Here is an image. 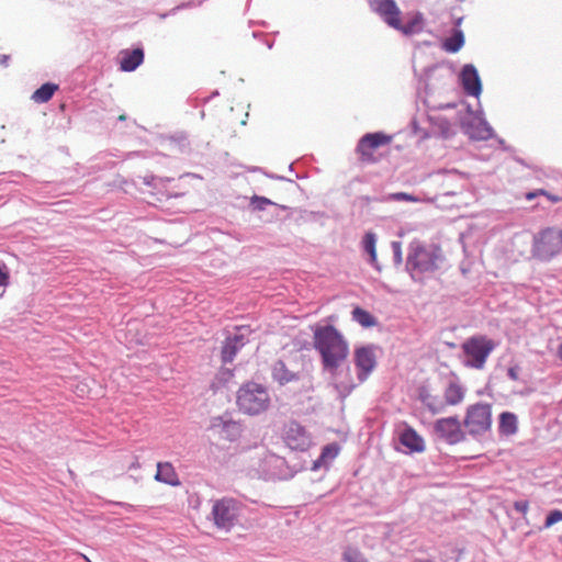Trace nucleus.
<instances>
[{
	"instance_id": "f3484780",
	"label": "nucleus",
	"mask_w": 562,
	"mask_h": 562,
	"mask_svg": "<svg viewBox=\"0 0 562 562\" xmlns=\"http://www.w3.org/2000/svg\"><path fill=\"white\" fill-rule=\"evenodd\" d=\"M155 479L159 482H164L166 484L170 485H177L178 484V476L177 473L169 462H159L157 464V472L155 475Z\"/></svg>"
},
{
	"instance_id": "7ed1b4c3",
	"label": "nucleus",
	"mask_w": 562,
	"mask_h": 562,
	"mask_svg": "<svg viewBox=\"0 0 562 562\" xmlns=\"http://www.w3.org/2000/svg\"><path fill=\"white\" fill-rule=\"evenodd\" d=\"M441 259L439 247L430 245L425 246L419 241H413L409 245V254L406 267L412 276L416 273L431 272L438 269V261Z\"/></svg>"
},
{
	"instance_id": "bb28decb",
	"label": "nucleus",
	"mask_w": 562,
	"mask_h": 562,
	"mask_svg": "<svg viewBox=\"0 0 562 562\" xmlns=\"http://www.w3.org/2000/svg\"><path fill=\"white\" fill-rule=\"evenodd\" d=\"M342 560L345 562H369L360 549L348 546L344 549Z\"/></svg>"
},
{
	"instance_id": "2f4dec72",
	"label": "nucleus",
	"mask_w": 562,
	"mask_h": 562,
	"mask_svg": "<svg viewBox=\"0 0 562 562\" xmlns=\"http://www.w3.org/2000/svg\"><path fill=\"white\" fill-rule=\"evenodd\" d=\"M514 508L522 515H526L529 510V503L528 501H517L514 503Z\"/></svg>"
},
{
	"instance_id": "6ab92c4d",
	"label": "nucleus",
	"mask_w": 562,
	"mask_h": 562,
	"mask_svg": "<svg viewBox=\"0 0 562 562\" xmlns=\"http://www.w3.org/2000/svg\"><path fill=\"white\" fill-rule=\"evenodd\" d=\"M499 431L504 435H514L517 431V417L515 414L505 412L499 416Z\"/></svg>"
},
{
	"instance_id": "b1692460",
	"label": "nucleus",
	"mask_w": 562,
	"mask_h": 562,
	"mask_svg": "<svg viewBox=\"0 0 562 562\" xmlns=\"http://www.w3.org/2000/svg\"><path fill=\"white\" fill-rule=\"evenodd\" d=\"M464 398L463 389L456 383H451L445 391V400L449 405H457Z\"/></svg>"
},
{
	"instance_id": "a211bd4d",
	"label": "nucleus",
	"mask_w": 562,
	"mask_h": 562,
	"mask_svg": "<svg viewBox=\"0 0 562 562\" xmlns=\"http://www.w3.org/2000/svg\"><path fill=\"white\" fill-rule=\"evenodd\" d=\"M363 250L369 255L370 262L378 269L381 270L376 259V236L372 232L366 233L362 239Z\"/></svg>"
},
{
	"instance_id": "393cba45",
	"label": "nucleus",
	"mask_w": 562,
	"mask_h": 562,
	"mask_svg": "<svg viewBox=\"0 0 562 562\" xmlns=\"http://www.w3.org/2000/svg\"><path fill=\"white\" fill-rule=\"evenodd\" d=\"M339 446L337 443H329L323 448L319 459L315 462L316 467L326 464L333 461L339 453Z\"/></svg>"
},
{
	"instance_id": "ea45409f",
	"label": "nucleus",
	"mask_w": 562,
	"mask_h": 562,
	"mask_svg": "<svg viewBox=\"0 0 562 562\" xmlns=\"http://www.w3.org/2000/svg\"><path fill=\"white\" fill-rule=\"evenodd\" d=\"M558 357L561 359L562 361V342L559 345L558 347Z\"/></svg>"
},
{
	"instance_id": "9d476101",
	"label": "nucleus",
	"mask_w": 562,
	"mask_h": 562,
	"mask_svg": "<svg viewBox=\"0 0 562 562\" xmlns=\"http://www.w3.org/2000/svg\"><path fill=\"white\" fill-rule=\"evenodd\" d=\"M284 441L293 450H305L311 439L306 430L296 422H290L284 429Z\"/></svg>"
},
{
	"instance_id": "aec40b11",
	"label": "nucleus",
	"mask_w": 562,
	"mask_h": 562,
	"mask_svg": "<svg viewBox=\"0 0 562 562\" xmlns=\"http://www.w3.org/2000/svg\"><path fill=\"white\" fill-rule=\"evenodd\" d=\"M464 45V35L461 30H454L453 34L446 38L442 43V48L448 53H457Z\"/></svg>"
},
{
	"instance_id": "f8f14e48",
	"label": "nucleus",
	"mask_w": 562,
	"mask_h": 562,
	"mask_svg": "<svg viewBox=\"0 0 562 562\" xmlns=\"http://www.w3.org/2000/svg\"><path fill=\"white\" fill-rule=\"evenodd\" d=\"M369 4L391 27L400 26L401 11L394 0H369Z\"/></svg>"
},
{
	"instance_id": "20e7f679",
	"label": "nucleus",
	"mask_w": 562,
	"mask_h": 562,
	"mask_svg": "<svg viewBox=\"0 0 562 562\" xmlns=\"http://www.w3.org/2000/svg\"><path fill=\"white\" fill-rule=\"evenodd\" d=\"M494 347V342L485 336H473L467 339L462 345L465 366L483 369Z\"/></svg>"
},
{
	"instance_id": "dca6fc26",
	"label": "nucleus",
	"mask_w": 562,
	"mask_h": 562,
	"mask_svg": "<svg viewBox=\"0 0 562 562\" xmlns=\"http://www.w3.org/2000/svg\"><path fill=\"white\" fill-rule=\"evenodd\" d=\"M244 345L243 336L235 335L233 337L226 338L224 346L222 348V361L224 363L232 362L239 350V348Z\"/></svg>"
},
{
	"instance_id": "79ce46f5",
	"label": "nucleus",
	"mask_w": 562,
	"mask_h": 562,
	"mask_svg": "<svg viewBox=\"0 0 562 562\" xmlns=\"http://www.w3.org/2000/svg\"><path fill=\"white\" fill-rule=\"evenodd\" d=\"M461 21H462V19H458V21H457V23H456V24H457V26H459V25L461 24Z\"/></svg>"
},
{
	"instance_id": "a878e982",
	"label": "nucleus",
	"mask_w": 562,
	"mask_h": 562,
	"mask_svg": "<svg viewBox=\"0 0 562 562\" xmlns=\"http://www.w3.org/2000/svg\"><path fill=\"white\" fill-rule=\"evenodd\" d=\"M352 318L363 327H372L376 324L375 318L361 307H356L352 311Z\"/></svg>"
},
{
	"instance_id": "4be33fe9",
	"label": "nucleus",
	"mask_w": 562,
	"mask_h": 562,
	"mask_svg": "<svg viewBox=\"0 0 562 562\" xmlns=\"http://www.w3.org/2000/svg\"><path fill=\"white\" fill-rule=\"evenodd\" d=\"M392 27L401 31L405 35L415 34L420 32L423 29V18L420 14H416L406 24H403L402 20L400 19V26Z\"/></svg>"
},
{
	"instance_id": "6e6552de",
	"label": "nucleus",
	"mask_w": 562,
	"mask_h": 562,
	"mask_svg": "<svg viewBox=\"0 0 562 562\" xmlns=\"http://www.w3.org/2000/svg\"><path fill=\"white\" fill-rule=\"evenodd\" d=\"M212 516L217 528L229 530L238 517V504L233 498H222L214 502Z\"/></svg>"
},
{
	"instance_id": "ddd939ff",
	"label": "nucleus",
	"mask_w": 562,
	"mask_h": 562,
	"mask_svg": "<svg viewBox=\"0 0 562 562\" xmlns=\"http://www.w3.org/2000/svg\"><path fill=\"white\" fill-rule=\"evenodd\" d=\"M463 89L468 94L479 95L481 92V81L474 66L465 65L461 72Z\"/></svg>"
},
{
	"instance_id": "1a4fd4ad",
	"label": "nucleus",
	"mask_w": 562,
	"mask_h": 562,
	"mask_svg": "<svg viewBox=\"0 0 562 562\" xmlns=\"http://www.w3.org/2000/svg\"><path fill=\"white\" fill-rule=\"evenodd\" d=\"M434 429L436 435L448 443H458L464 438L461 429V423L457 417H447L438 419Z\"/></svg>"
},
{
	"instance_id": "0eeeda50",
	"label": "nucleus",
	"mask_w": 562,
	"mask_h": 562,
	"mask_svg": "<svg viewBox=\"0 0 562 562\" xmlns=\"http://www.w3.org/2000/svg\"><path fill=\"white\" fill-rule=\"evenodd\" d=\"M464 426L473 435H482L491 429L492 409L488 404H474L468 408Z\"/></svg>"
},
{
	"instance_id": "f704fd0d",
	"label": "nucleus",
	"mask_w": 562,
	"mask_h": 562,
	"mask_svg": "<svg viewBox=\"0 0 562 562\" xmlns=\"http://www.w3.org/2000/svg\"><path fill=\"white\" fill-rule=\"evenodd\" d=\"M507 374L512 380L517 381L519 379V368L518 367L509 368Z\"/></svg>"
},
{
	"instance_id": "58836bf2",
	"label": "nucleus",
	"mask_w": 562,
	"mask_h": 562,
	"mask_svg": "<svg viewBox=\"0 0 562 562\" xmlns=\"http://www.w3.org/2000/svg\"><path fill=\"white\" fill-rule=\"evenodd\" d=\"M10 56L9 55H1L0 56V65L3 67H7L9 64Z\"/></svg>"
},
{
	"instance_id": "423d86ee",
	"label": "nucleus",
	"mask_w": 562,
	"mask_h": 562,
	"mask_svg": "<svg viewBox=\"0 0 562 562\" xmlns=\"http://www.w3.org/2000/svg\"><path fill=\"white\" fill-rule=\"evenodd\" d=\"M392 137L383 133H369L361 137L357 146L359 161L364 165H371L379 161L378 149L389 145Z\"/></svg>"
},
{
	"instance_id": "a19ab883",
	"label": "nucleus",
	"mask_w": 562,
	"mask_h": 562,
	"mask_svg": "<svg viewBox=\"0 0 562 562\" xmlns=\"http://www.w3.org/2000/svg\"><path fill=\"white\" fill-rule=\"evenodd\" d=\"M119 120H120V121H125V120H126V115H125V114H121V115L119 116Z\"/></svg>"
},
{
	"instance_id": "c9c22d12",
	"label": "nucleus",
	"mask_w": 562,
	"mask_h": 562,
	"mask_svg": "<svg viewBox=\"0 0 562 562\" xmlns=\"http://www.w3.org/2000/svg\"><path fill=\"white\" fill-rule=\"evenodd\" d=\"M542 195L546 196L552 203H558V202L562 201L561 196L555 195V194H551L549 192H547V194H542Z\"/></svg>"
},
{
	"instance_id": "c85d7f7f",
	"label": "nucleus",
	"mask_w": 562,
	"mask_h": 562,
	"mask_svg": "<svg viewBox=\"0 0 562 562\" xmlns=\"http://www.w3.org/2000/svg\"><path fill=\"white\" fill-rule=\"evenodd\" d=\"M559 521H562V512L559 509L552 510L546 518L544 528H550Z\"/></svg>"
},
{
	"instance_id": "72a5a7b5",
	"label": "nucleus",
	"mask_w": 562,
	"mask_h": 562,
	"mask_svg": "<svg viewBox=\"0 0 562 562\" xmlns=\"http://www.w3.org/2000/svg\"><path fill=\"white\" fill-rule=\"evenodd\" d=\"M542 194H547V191L543 190V189H539V190H536V191H532V192H528V193H526V200L531 201L536 196L542 195Z\"/></svg>"
},
{
	"instance_id": "4c0bfd02",
	"label": "nucleus",
	"mask_w": 562,
	"mask_h": 562,
	"mask_svg": "<svg viewBox=\"0 0 562 562\" xmlns=\"http://www.w3.org/2000/svg\"><path fill=\"white\" fill-rule=\"evenodd\" d=\"M223 427H224V428H227V429L236 430V431H237V430H238V428H239V427H238V425H237L236 423H234V422H227V423H224V424H223Z\"/></svg>"
},
{
	"instance_id": "f257e3e1",
	"label": "nucleus",
	"mask_w": 562,
	"mask_h": 562,
	"mask_svg": "<svg viewBox=\"0 0 562 562\" xmlns=\"http://www.w3.org/2000/svg\"><path fill=\"white\" fill-rule=\"evenodd\" d=\"M313 345L321 355L324 368L330 371H335L349 355L347 340L333 325L315 327Z\"/></svg>"
},
{
	"instance_id": "f03ea898",
	"label": "nucleus",
	"mask_w": 562,
	"mask_h": 562,
	"mask_svg": "<svg viewBox=\"0 0 562 562\" xmlns=\"http://www.w3.org/2000/svg\"><path fill=\"white\" fill-rule=\"evenodd\" d=\"M271 403L270 395L262 384L244 383L236 393V405L243 414L255 416L265 413Z\"/></svg>"
},
{
	"instance_id": "e433bc0d",
	"label": "nucleus",
	"mask_w": 562,
	"mask_h": 562,
	"mask_svg": "<svg viewBox=\"0 0 562 562\" xmlns=\"http://www.w3.org/2000/svg\"><path fill=\"white\" fill-rule=\"evenodd\" d=\"M157 181H159V180L156 179L155 177H145L144 178V182L148 186L157 187Z\"/></svg>"
},
{
	"instance_id": "39448f33",
	"label": "nucleus",
	"mask_w": 562,
	"mask_h": 562,
	"mask_svg": "<svg viewBox=\"0 0 562 562\" xmlns=\"http://www.w3.org/2000/svg\"><path fill=\"white\" fill-rule=\"evenodd\" d=\"M560 252H562V229L548 227L535 236L533 254L538 258L549 260Z\"/></svg>"
},
{
	"instance_id": "9b49d317",
	"label": "nucleus",
	"mask_w": 562,
	"mask_h": 562,
	"mask_svg": "<svg viewBox=\"0 0 562 562\" xmlns=\"http://www.w3.org/2000/svg\"><path fill=\"white\" fill-rule=\"evenodd\" d=\"M355 363L358 372V379L363 382L373 371L376 364V357L372 347H360L355 350Z\"/></svg>"
},
{
	"instance_id": "2eb2a0df",
	"label": "nucleus",
	"mask_w": 562,
	"mask_h": 562,
	"mask_svg": "<svg viewBox=\"0 0 562 562\" xmlns=\"http://www.w3.org/2000/svg\"><path fill=\"white\" fill-rule=\"evenodd\" d=\"M144 60V52L142 48L121 52L120 66L123 71L135 70Z\"/></svg>"
},
{
	"instance_id": "473e14b6",
	"label": "nucleus",
	"mask_w": 562,
	"mask_h": 562,
	"mask_svg": "<svg viewBox=\"0 0 562 562\" xmlns=\"http://www.w3.org/2000/svg\"><path fill=\"white\" fill-rule=\"evenodd\" d=\"M392 247L394 249L395 259L397 262L402 261V250H401V244L398 241H393Z\"/></svg>"
},
{
	"instance_id": "c756f323",
	"label": "nucleus",
	"mask_w": 562,
	"mask_h": 562,
	"mask_svg": "<svg viewBox=\"0 0 562 562\" xmlns=\"http://www.w3.org/2000/svg\"><path fill=\"white\" fill-rule=\"evenodd\" d=\"M10 282V274L8 267L0 262V286L7 288Z\"/></svg>"
},
{
	"instance_id": "412c9836",
	"label": "nucleus",
	"mask_w": 562,
	"mask_h": 562,
	"mask_svg": "<svg viewBox=\"0 0 562 562\" xmlns=\"http://www.w3.org/2000/svg\"><path fill=\"white\" fill-rule=\"evenodd\" d=\"M272 376L280 384H285L297 379L296 374L288 370L282 361H279L274 364Z\"/></svg>"
},
{
	"instance_id": "cd10ccee",
	"label": "nucleus",
	"mask_w": 562,
	"mask_h": 562,
	"mask_svg": "<svg viewBox=\"0 0 562 562\" xmlns=\"http://www.w3.org/2000/svg\"><path fill=\"white\" fill-rule=\"evenodd\" d=\"M384 201L419 202V198L406 192H395L385 196Z\"/></svg>"
},
{
	"instance_id": "4468645a",
	"label": "nucleus",
	"mask_w": 562,
	"mask_h": 562,
	"mask_svg": "<svg viewBox=\"0 0 562 562\" xmlns=\"http://www.w3.org/2000/svg\"><path fill=\"white\" fill-rule=\"evenodd\" d=\"M403 430L400 434V441L403 446L414 452H422L425 449L424 439L409 427L407 424H403Z\"/></svg>"
},
{
	"instance_id": "5701e85b",
	"label": "nucleus",
	"mask_w": 562,
	"mask_h": 562,
	"mask_svg": "<svg viewBox=\"0 0 562 562\" xmlns=\"http://www.w3.org/2000/svg\"><path fill=\"white\" fill-rule=\"evenodd\" d=\"M57 89L58 86L55 83H44L42 87L34 91V93L32 94V99L37 103L47 102L52 99Z\"/></svg>"
},
{
	"instance_id": "7c9ffc66",
	"label": "nucleus",
	"mask_w": 562,
	"mask_h": 562,
	"mask_svg": "<svg viewBox=\"0 0 562 562\" xmlns=\"http://www.w3.org/2000/svg\"><path fill=\"white\" fill-rule=\"evenodd\" d=\"M251 204H254L258 210H263L267 205L271 204V201L267 198L254 196L251 199Z\"/></svg>"
}]
</instances>
